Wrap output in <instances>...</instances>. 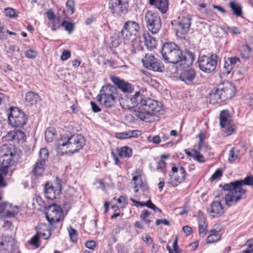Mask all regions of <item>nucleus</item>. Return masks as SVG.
<instances>
[{
    "label": "nucleus",
    "mask_w": 253,
    "mask_h": 253,
    "mask_svg": "<svg viewBox=\"0 0 253 253\" xmlns=\"http://www.w3.org/2000/svg\"><path fill=\"white\" fill-rule=\"evenodd\" d=\"M207 226L204 225H198V228H199V236L201 237H204L207 233Z\"/></svg>",
    "instance_id": "49"
},
{
    "label": "nucleus",
    "mask_w": 253,
    "mask_h": 253,
    "mask_svg": "<svg viewBox=\"0 0 253 253\" xmlns=\"http://www.w3.org/2000/svg\"><path fill=\"white\" fill-rule=\"evenodd\" d=\"M207 212L212 218L221 216L224 212L222 205L220 201H212L207 209Z\"/></svg>",
    "instance_id": "19"
},
{
    "label": "nucleus",
    "mask_w": 253,
    "mask_h": 253,
    "mask_svg": "<svg viewBox=\"0 0 253 253\" xmlns=\"http://www.w3.org/2000/svg\"><path fill=\"white\" fill-rule=\"evenodd\" d=\"M140 106L133 110L134 116L142 121L148 122L150 116L156 115L161 110V105L158 101L150 98H142Z\"/></svg>",
    "instance_id": "4"
},
{
    "label": "nucleus",
    "mask_w": 253,
    "mask_h": 253,
    "mask_svg": "<svg viewBox=\"0 0 253 253\" xmlns=\"http://www.w3.org/2000/svg\"><path fill=\"white\" fill-rule=\"evenodd\" d=\"M45 216L49 224L52 227L60 228L61 218L63 216V210L60 206L51 204L46 208Z\"/></svg>",
    "instance_id": "8"
},
{
    "label": "nucleus",
    "mask_w": 253,
    "mask_h": 253,
    "mask_svg": "<svg viewBox=\"0 0 253 253\" xmlns=\"http://www.w3.org/2000/svg\"><path fill=\"white\" fill-rule=\"evenodd\" d=\"M114 200H116V197L114 198ZM117 203L120 204L125 205L127 203V198L125 196H121L118 199H117Z\"/></svg>",
    "instance_id": "56"
},
{
    "label": "nucleus",
    "mask_w": 253,
    "mask_h": 253,
    "mask_svg": "<svg viewBox=\"0 0 253 253\" xmlns=\"http://www.w3.org/2000/svg\"><path fill=\"white\" fill-rule=\"evenodd\" d=\"M166 165L165 161L163 160H160L156 166L157 169L162 170L164 169Z\"/></svg>",
    "instance_id": "59"
},
{
    "label": "nucleus",
    "mask_w": 253,
    "mask_h": 253,
    "mask_svg": "<svg viewBox=\"0 0 253 253\" xmlns=\"http://www.w3.org/2000/svg\"><path fill=\"white\" fill-rule=\"evenodd\" d=\"M143 47L138 42H134L129 48L131 54L134 55L135 54L142 53Z\"/></svg>",
    "instance_id": "33"
},
{
    "label": "nucleus",
    "mask_w": 253,
    "mask_h": 253,
    "mask_svg": "<svg viewBox=\"0 0 253 253\" xmlns=\"http://www.w3.org/2000/svg\"><path fill=\"white\" fill-rule=\"evenodd\" d=\"M120 44V39L113 38L111 40V48L118 47Z\"/></svg>",
    "instance_id": "57"
},
{
    "label": "nucleus",
    "mask_w": 253,
    "mask_h": 253,
    "mask_svg": "<svg viewBox=\"0 0 253 253\" xmlns=\"http://www.w3.org/2000/svg\"><path fill=\"white\" fill-rule=\"evenodd\" d=\"M231 122V117L229 111L224 110L220 112L219 115V125L221 128H226L229 126Z\"/></svg>",
    "instance_id": "25"
},
{
    "label": "nucleus",
    "mask_w": 253,
    "mask_h": 253,
    "mask_svg": "<svg viewBox=\"0 0 253 253\" xmlns=\"http://www.w3.org/2000/svg\"><path fill=\"white\" fill-rule=\"evenodd\" d=\"M111 80L119 89L125 93H131L134 90V87L130 83L121 80L116 76L112 77Z\"/></svg>",
    "instance_id": "18"
},
{
    "label": "nucleus",
    "mask_w": 253,
    "mask_h": 253,
    "mask_svg": "<svg viewBox=\"0 0 253 253\" xmlns=\"http://www.w3.org/2000/svg\"><path fill=\"white\" fill-rule=\"evenodd\" d=\"M71 241L73 243H76L78 240V233L77 230L70 226L68 229Z\"/></svg>",
    "instance_id": "37"
},
{
    "label": "nucleus",
    "mask_w": 253,
    "mask_h": 253,
    "mask_svg": "<svg viewBox=\"0 0 253 253\" xmlns=\"http://www.w3.org/2000/svg\"><path fill=\"white\" fill-rule=\"evenodd\" d=\"M191 17L187 14L185 16H182L179 21L177 22V31L181 34H185L188 32L191 24Z\"/></svg>",
    "instance_id": "22"
},
{
    "label": "nucleus",
    "mask_w": 253,
    "mask_h": 253,
    "mask_svg": "<svg viewBox=\"0 0 253 253\" xmlns=\"http://www.w3.org/2000/svg\"><path fill=\"white\" fill-rule=\"evenodd\" d=\"M150 215V212L147 210H144L141 211L140 218L141 219H145Z\"/></svg>",
    "instance_id": "62"
},
{
    "label": "nucleus",
    "mask_w": 253,
    "mask_h": 253,
    "mask_svg": "<svg viewBox=\"0 0 253 253\" xmlns=\"http://www.w3.org/2000/svg\"><path fill=\"white\" fill-rule=\"evenodd\" d=\"M246 245L248 249L243 251V253H253V239L248 240Z\"/></svg>",
    "instance_id": "44"
},
{
    "label": "nucleus",
    "mask_w": 253,
    "mask_h": 253,
    "mask_svg": "<svg viewBox=\"0 0 253 253\" xmlns=\"http://www.w3.org/2000/svg\"><path fill=\"white\" fill-rule=\"evenodd\" d=\"M222 175V171L221 169H216L213 174L211 176L210 180L213 181L218 178L221 177Z\"/></svg>",
    "instance_id": "52"
},
{
    "label": "nucleus",
    "mask_w": 253,
    "mask_h": 253,
    "mask_svg": "<svg viewBox=\"0 0 253 253\" xmlns=\"http://www.w3.org/2000/svg\"><path fill=\"white\" fill-rule=\"evenodd\" d=\"M140 26L134 21H127L121 31L122 38L126 41L133 42L139 36Z\"/></svg>",
    "instance_id": "12"
},
{
    "label": "nucleus",
    "mask_w": 253,
    "mask_h": 253,
    "mask_svg": "<svg viewBox=\"0 0 253 253\" xmlns=\"http://www.w3.org/2000/svg\"><path fill=\"white\" fill-rule=\"evenodd\" d=\"M40 99V96L33 91H29L26 94L25 101L29 105L36 104Z\"/></svg>",
    "instance_id": "29"
},
{
    "label": "nucleus",
    "mask_w": 253,
    "mask_h": 253,
    "mask_svg": "<svg viewBox=\"0 0 253 253\" xmlns=\"http://www.w3.org/2000/svg\"><path fill=\"white\" fill-rule=\"evenodd\" d=\"M171 170L174 174L173 180L172 182V186H176L184 180L186 177V171L182 167H180L179 168L173 167Z\"/></svg>",
    "instance_id": "21"
},
{
    "label": "nucleus",
    "mask_w": 253,
    "mask_h": 253,
    "mask_svg": "<svg viewBox=\"0 0 253 253\" xmlns=\"http://www.w3.org/2000/svg\"><path fill=\"white\" fill-rule=\"evenodd\" d=\"M240 59L237 57H229L224 61V70L225 73L228 75L230 73L231 71L233 69L235 65L238 62H240Z\"/></svg>",
    "instance_id": "26"
},
{
    "label": "nucleus",
    "mask_w": 253,
    "mask_h": 253,
    "mask_svg": "<svg viewBox=\"0 0 253 253\" xmlns=\"http://www.w3.org/2000/svg\"><path fill=\"white\" fill-rule=\"evenodd\" d=\"M129 4L128 0H109V9L115 16H121L127 11Z\"/></svg>",
    "instance_id": "15"
},
{
    "label": "nucleus",
    "mask_w": 253,
    "mask_h": 253,
    "mask_svg": "<svg viewBox=\"0 0 253 253\" xmlns=\"http://www.w3.org/2000/svg\"><path fill=\"white\" fill-rule=\"evenodd\" d=\"M145 206L148 208L154 210V211H157L160 213L162 212V210L158 208L155 204H154L150 199L146 202Z\"/></svg>",
    "instance_id": "45"
},
{
    "label": "nucleus",
    "mask_w": 253,
    "mask_h": 253,
    "mask_svg": "<svg viewBox=\"0 0 253 253\" xmlns=\"http://www.w3.org/2000/svg\"><path fill=\"white\" fill-rule=\"evenodd\" d=\"M117 97V89L115 86L108 84L102 86L96 99L101 105L109 108L115 105Z\"/></svg>",
    "instance_id": "7"
},
{
    "label": "nucleus",
    "mask_w": 253,
    "mask_h": 253,
    "mask_svg": "<svg viewBox=\"0 0 253 253\" xmlns=\"http://www.w3.org/2000/svg\"><path fill=\"white\" fill-rule=\"evenodd\" d=\"M182 230L186 236H189L192 231L191 227L189 226H184L182 228Z\"/></svg>",
    "instance_id": "63"
},
{
    "label": "nucleus",
    "mask_w": 253,
    "mask_h": 253,
    "mask_svg": "<svg viewBox=\"0 0 253 253\" xmlns=\"http://www.w3.org/2000/svg\"><path fill=\"white\" fill-rule=\"evenodd\" d=\"M71 56V52L69 50H65L63 51L61 55V59L62 61H65Z\"/></svg>",
    "instance_id": "54"
},
{
    "label": "nucleus",
    "mask_w": 253,
    "mask_h": 253,
    "mask_svg": "<svg viewBox=\"0 0 253 253\" xmlns=\"http://www.w3.org/2000/svg\"><path fill=\"white\" fill-rule=\"evenodd\" d=\"M161 52L166 62L173 64H178L183 68L191 66L195 60V55L192 52L187 50L183 52L174 42L165 43Z\"/></svg>",
    "instance_id": "1"
},
{
    "label": "nucleus",
    "mask_w": 253,
    "mask_h": 253,
    "mask_svg": "<svg viewBox=\"0 0 253 253\" xmlns=\"http://www.w3.org/2000/svg\"><path fill=\"white\" fill-rule=\"evenodd\" d=\"M48 151L46 148H42L40 151V160L39 161H44L45 163H46V161L48 160Z\"/></svg>",
    "instance_id": "40"
},
{
    "label": "nucleus",
    "mask_w": 253,
    "mask_h": 253,
    "mask_svg": "<svg viewBox=\"0 0 253 253\" xmlns=\"http://www.w3.org/2000/svg\"><path fill=\"white\" fill-rule=\"evenodd\" d=\"M218 56L216 54L209 53L207 55L199 56L198 63L200 69L210 74L214 71L217 66Z\"/></svg>",
    "instance_id": "9"
},
{
    "label": "nucleus",
    "mask_w": 253,
    "mask_h": 253,
    "mask_svg": "<svg viewBox=\"0 0 253 253\" xmlns=\"http://www.w3.org/2000/svg\"><path fill=\"white\" fill-rule=\"evenodd\" d=\"M117 151L120 157L129 158L132 154V149L127 146L118 148Z\"/></svg>",
    "instance_id": "32"
},
{
    "label": "nucleus",
    "mask_w": 253,
    "mask_h": 253,
    "mask_svg": "<svg viewBox=\"0 0 253 253\" xmlns=\"http://www.w3.org/2000/svg\"><path fill=\"white\" fill-rule=\"evenodd\" d=\"M14 208L16 209V211H7L6 212V216L7 217H14L18 214L19 211L20 207L14 206Z\"/></svg>",
    "instance_id": "47"
},
{
    "label": "nucleus",
    "mask_w": 253,
    "mask_h": 253,
    "mask_svg": "<svg viewBox=\"0 0 253 253\" xmlns=\"http://www.w3.org/2000/svg\"><path fill=\"white\" fill-rule=\"evenodd\" d=\"M235 93L234 84L229 82H225L214 87L210 94V101L218 103L231 98Z\"/></svg>",
    "instance_id": "6"
},
{
    "label": "nucleus",
    "mask_w": 253,
    "mask_h": 253,
    "mask_svg": "<svg viewBox=\"0 0 253 253\" xmlns=\"http://www.w3.org/2000/svg\"><path fill=\"white\" fill-rule=\"evenodd\" d=\"M149 4L155 6L162 13H166L169 7L168 0H149Z\"/></svg>",
    "instance_id": "24"
},
{
    "label": "nucleus",
    "mask_w": 253,
    "mask_h": 253,
    "mask_svg": "<svg viewBox=\"0 0 253 253\" xmlns=\"http://www.w3.org/2000/svg\"><path fill=\"white\" fill-rule=\"evenodd\" d=\"M198 225H201L208 226L207 223L206 222V219L204 217L203 212L201 211H198Z\"/></svg>",
    "instance_id": "41"
},
{
    "label": "nucleus",
    "mask_w": 253,
    "mask_h": 253,
    "mask_svg": "<svg viewBox=\"0 0 253 253\" xmlns=\"http://www.w3.org/2000/svg\"><path fill=\"white\" fill-rule=\"evenodd\" d=\"M142 62L144 67L154 72H161L164 70V66L153 54H146L142 58Z\"/></svg>",
    "instance_id": "14"
},
{
    "label": "nucleus",
    "mask_w": 253,
    "mask_h": 253,
    "mask_svg": "<svg viewBox=\"0 0 253 253\" xmlns=\"http://www.w3.org/2000/svg\"><path fill=\"white\" fill-rule=\"evenodd\" d=\"M132 180L134 182V192L137 193L139 189L141 190L144 197H149V187L147 184L142 181L141 176L139 175L133 176Z\"/></svg>",
    "instance_id": "17"
},
{
    "label": "nucleus",
    "mask_w": 253,
    "mask_h": 253,
    "mask_svg": "<svg viewBox=\"0 0 253 253\" xmlns=\"http://www.w3.org/2000/svg\"><path fill=\"white\" fill-rule=\"evenodd\" d=\"M144 20L150 32L152 34L158 33L161 28V20L158 13L151 10L147 11L145 14Z\"/></svg>",
    "instance_id": "13"
},
{
    "label": "nucleus",
    "mask_w": 253,
    "mask_h": 253,
    "mask_svg": "<svg viewBox=\"0 0 253 253\" xmlns=\"http://www.w3.org/2000/svg\"><path fill=\"white\" fill-rule=\"evenodd\" d=\"M243 185L253 186V176H247L244 180H236L223 186V189L228 192L224 198L227 206H234L241 200L246 198V190L242 188Z\"/></svg>",
    "instance_id": "2"
},
{
    "label": "nucleus",
    "mask_w": 253,
    "mask_h": 253,
    "mask_svg": "<svg viewBox=\"0 0 253 253\" xmlns=\"http://www.w3.org/2000/svg\"><path fill=\"white\" fill-rule=\"evenodd\" d=\"M130 138L132 137H137L141 134L140 131L138 130H129L128 131Z\"/></svg>",
    "instance_id": "61"
},
{
    "label": "nucleus",
    "mask_w": 253,
    "mask_h": 253,
    "mask_svg": "<svg viewBox=\"0 0 253 253\" xmlns=\"http://www.w3.org/2000/svg\"><path fill=\"white\" fill-rule=\"evenodd\" d=\"M58 227H52L50 224L46 225L45 223H41L37 227V234L40 236L43 237L44 239H48L51 235V231L54 228Z\"/></svg>",
    "instance_id": "23"
},
{
    "label": "nucleus",
    "mask_w": 253,
    "mask_h": 253,
    "mask_svg": "<svg viewBox=\"0 0 253 253\" xmlns=\"http://www.w3.org/2000/svg\"><path fill=\"white\" fill-rule=\"evenodd\" d=\"M142 95L140 91H136L134 95H126L120 100V103L124 109H131L137 106L141 101Z\"/></svg>",
    "instance_id": "16"
},
{
    "label": "nucleus",
    "mask_w": 253,
    "mask_h": 253,
    "mask_svg": "<svg viewBox=\"0 0 253 253\" xmlns=\"http://www.w3.org/2000/svg\"><path fill=\"white\" fill-rule=\"evenodd\" d=\"M199 138H200V139H199L198 150H196L194 151V156L193 159L195 160L202 163L205 162V159L204 156L203 155L201 154L199 151L202 150V148L204 146V138H203L202 134L200 135Z\"/></svg>",
    "instance_id": "27"
},
{
    "label": "nucleus",
    "mask_w": 253,
    "mask_h": 253,
    "mask_svg": "<svg viewBox=\"0 0 253 253\" xmlns=\"http://www.w3.org/2000/svg\"><path fill=\"white\" fill-rule=\"evenodd\" d=\"M221 239V236L219 234L214 233L210 235L206 239V242L208 244L213 243L217 242Z\"/></svg>",
    "instance_id": "36"
},
{
    "label": "nucleus",
    "mask_w": 253,
    "mask_h": 253,
    "mask_svg": "<svg viewBox=\"0 0 253 253\" xmlns=\"http://www.w3.org/2000/svg\"><path fill=\"white\" fill-rule=\"evenodd\" d=\"M45 163L44 161H38L34 166L33 169V172L35 176H41L44 170V166Z\"/></svg>",
    "instance_id": "31"
},
{
    "label": "nucleus",
    "mask_w": 253,
    "mask_h": 253,
    "mask_svg": "<svg viewBox=\"0 0 253 253\" xmlns=\"http://www.w3.org/2000/svg\"><path fill=\"white\" fill-rule=\"evenodd\" d=\"M229 6L233 12V14L237 16H242V5L236 1H232L229 3Z\"/></svg>",
    "instance_id": "30"
},
{
    "label": "nucleus",
    "mask_w": 253,
    "mask_h": 253,
    "mask_svg": "<svg viewBox=\"0 0 253 253\" xmlns=\"http://www.w3.org/2000/svg\"><path fill=\"white\" fill-rule=\"evenodd\" d=\"M4 12L6 16L10 18H14L17 16V12L16 10L11 8H5Z\"/></svg>",
    "instance_id": "42"
},
{
    "label": "nucleus",
    "mask_w": 253,
    "mask_h": 253,
    "mask_svg": "<svg viewBox=\"0 0 253 253\" xmlns=\"http://www.w3.org/2000/svg\"><path fill=\"white\" fill-rule=\"evenodd\" d=\"M66 7H67L68 10L70 11V12L72 14L74 12V2L71 0H68L66 3Z\"/></svg>",
    "instance_id": "48"
},
{
    "label": "nucleus",
    "mask_w": 253,
    "mask_h": 253,
    "mask_svg": "<svg viewBox=\"0 0 253 253\" xmlns=\"http://www.w3.org/2000/svg\"><path fill=\"white\" fill-rule=\"evenodd\" d=\"M196 77V72L193 69L184 70L179 75L180 80L187 85H192L195 84Z\"/></svg>",
    "instance_id": "20"
},
{
    "label": "nucleus",
    "mask_w": 253,
    "mask_h": 253,
    "mask_svg": "<svg viewBox=\"0 0 253 253\" xmlns=\"http://www.w3.org/2000/svg\"><path fill=\"white\" fill-rule=\"evenodd\" d=\"M61 26L65 28V30L67 31L69 34H71L75 28L74 24L69 22L66 20L63 21Z\"/></svg>",
    "instance_id": "38"
},
{
    "label": "nucleus",
    "mask_w": 253,
    "mask_h": 253,
    "mask_svg": "<svg viewBox=\"0 0 253 253\" xmlns=\"http://www.w3.org/2000/svg\"><path fill=\"white\" fill-rule=\"evenodd\" d=\"M61 180L56 177L54 183L46 181L44 184V194L45 197L49 200H53L58 198L62 190Z\"/></svg>",
    "instance_id": "11"
},
{
    "label": "nucleus",
    "mask_w": 253,
    "mask_h": 253,
    "mask_svg": "<svg viewBox=\"0 0 253 253\" xmlns=\"http://www.w3.org/2000/svg\"><path fill=\"white\" fill-rule=\"evenodd\" d=\"M56 130L54 128L50 127H48L45 132V139L48 142H51L53 141L55 135Z\"/></svg>",
    "instance_id": "34"
},
{
    "label": "nucleus",
    "mask_w": 253,
    "mask_h": 253,
    "mask_svg": "<svg viewBox=\"0 0 253 253\" xmlns=\"http://www.w3.org/2000/svg\"><path fill=\"white\" fill-rule=\"evenodd\" d=\"M116 137L120 139H124L130 138L128 131L126 132H123L117 133L116 134Z\"/></svg>",
    "instance_id": "51"
},
{
    "label": "nucleus",
    "mask_w": 253,
    "mask_h": 253,
    "mask_svg": "<svg viewBox=\"0 0 253 253\" xmlns=\"http://www.w3.org/2000/svg\"><path fill=\"white\" fill-rule=\"evenodd\" d=\"M239 153V150H237L236 148H232L229 151V156L228 161L230 162H232L238 158V155Z\"/></svg>",
    "instance_id": "39"
},
{
    "label": "nucleus",
    "mask_w": 253,
    "mask_h": 253,
    "mask_svg": "<svg viewBox=\"0 0 253 253\" xmlns=\"http://www.w3.org/2000/svg\"><path fill=\"white\" fill-rule=\"evenodd\" d=\"M145 45L148 49L151 50L156 47L157 42L155 38L152 37L148 33L143 34Z\"/></svg>",
    "instance_id": "28"
},
{
    "label": "nucleus",
    "mask_w": 253,
    "mask_h": 253,
    "mask_svg": "<svg viewBox=\"0 0 253 253\" xmlns=\"http://www.w3.org/2000/svg\"><path fill=\"white\" fill-rule=\"evenodd\" d=\"M47 17L49 20H55L56 19L55 14L52 10H48L46 12Z\"/></svg>",
    "instance_id": "60"
},
{
    "label": "nucleus",
    "mask_w": 253,
    "mask_h": 253,
    "mask_svg": "<svg viewBox=\"0 0 253 253\" xmlns=\"http://www.w3.org/2000/svg\"><path fill=\"white\" fill-rule=\"evenodd\" d=\"M90 103L91 106L92 111L94 113H98L101 111V108L95 102L91 101Z\"/></svg>",
    "instance_id": "55"
},
{
    "label": "nucleus",
    "mask_w": 253,
    "mask_h": 253,
    "mask_svg": "<svg viewBox=\"0 0 253 253\" xmlns=\"http://www.w3.org/2000/svg\"><path fill=\"white\" fill-rule=\"evenodd\" d=\"M39 236L38 235V234H37L31 239L30 243V244L35 246L37 248L40 246V245L39 244Z\"/></svg>",
    "instance_id": "50"
},
{
    "label": "nucleus",
    "mask_w": 253,
    "mask_h": 253,
    "mask_svg": "<svg viewBox=\"0 0 253 253\" xmlns=\"http://www.w3.org/2000/svg\"><path fill=\"white\" fill-rule=\"evenodd\" d=\"M85 246L90 250H94L96 246V243L94 241H88L85 243Z\"/></svg>",
    "instance_id": "58"
},
{
    "label": "nucleus",
    "mask_w": 253,
    "mask_h": 253,
    "mask_svg": "<svg viewBox=\"0 0 253 253\" xmlns=\"http://www.w3.org/2000/svg\"><path fill=\"white\" fill-rule=\"evenodd\" d=\"M0 170L5 176L8 173V168L16 163L18 155L13 145L6 144L0 147Z\"/></svg>",
    "instance_id": "5"
},
{
    "label": "nucleus",
    "mask_w": 253,
    "mask_h": 253,
    "mask_svg": "<svg viewBox=\"0 0 253 253\" xmlns=\"http://www.w3.org/2000/svg\"><path fill=\"white\" fill-rule=\"evenodd\" d=\"M60 20L59 17L56 18V20H53L52 22L51 29L53 31H56L60 28L61 25H59Z\"/></svg>",
    "instance_id": "53"
},
{
    "label": "nucleus",
    "mask_w": 253,
    "mask_h": 253,
    "mask_svg": "<svg viewBox=\"0 0 253 253\" xmlns=\"http://www.w3.org/2000/svg\"><path fill=\"white\" fill-rule=\"evenodd\" d=\"M7 183L4 180V176L0 172V189L5 187Z\"/></svg>",
    "instance_id": "64"
},
{
    "label": "nucleus",
    "mask_w": 253,
    "mask_h": 253,
    "mask_svg": "<svg viewBox=\"0 0 253 253\" xmlns=\"http://www.w3.org/2000/svg\"><path fill=\"white\" fill-rule=\"evenodd\" d=\"M240 54L243 58L249 59L252 55V48L248 45H245L242 47Z\"/></svg>",
    "instance_id": "35"
},
{
    "label": "nucleus",
    "mask_w": 253,
    "mask_h": 253,
    "mask_svg": "<svg viewBox=\"0 0 253 253\" xmlns=\"http://www.w3.org/2000/svg\"><path fill=\"white\" fill-rule=\"evenodd\" d=\"M9 124L13 127H22L27 122V115L17 107H11L10 113L8 115Z\"/></svg>",
    "instance_id": "10"
},
{
    "label": "nucleus",
    "mask_w": 253,
    "mask_h": 253,
    "mask_svg": "<svg viewBox=\"0 0 253 253\" xmlns=\"http://www.w3.org/2000/svg\"><path fill=\"white\" fill-rule=\"evenodd\" d=\"M86 140L81 134H74L70 136H62L55 143L58 152L73 154L82 149L85 145Z\"/></svg>",
    "instance_id": "3"
},
{
    "label": "nucleus",
    "mask_w": 253,
    "mask_h": 253,
    "mask_svg": "<svg viewBox=\"0 0 253 253\" xmlns=\"http://www.w3.org/2000/svg\"><path fill=\"white\" fill-rule=\"evenodd\" d=\"M172 253H182V250L178 246V237L176 236L172 244Z\"/></svg>",
    "instance_id": "43"
},
{
    "label": "nucleus",
    "mask_w": 253,
    "mask_h": 253,
    "mask_svg": "<svg viewBox=\"0 0 253 253\" xmlns=\"http://www.w3.org/2000/svg\"><path fill=\"white\" fill-rule=\"evenodd\" d=\"M25 56L29 59L35 58L37 55V52L33 49H30L25 52Z\"/></svg>",
    "instance_id": "46"
}]
</instances>
